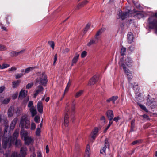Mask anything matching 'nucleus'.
I'll return each instance as SVG.
<instances>
[{"label": "nucleus", "mask_w": 157, "mask_h": 157, "mask_svg": "<svg viewBox=\"0 0 157 157\" xmlns=\"http://www.w3.org/2000/svg\"><path fill=\"white\" fill-rule=\"evenodd\" d=\"M8 128V125H5L4 134L2 139V146L3 148H4L10 147L13 143L14 140L15 139H17L19 136V129H16L13 134V138L10 135H8L6 137V134L7 132Z\"/></svg>", "instance_id": "f257e3e1"}, {"label": "nucleus", "mask_w": 157, "mask_h": 157, "mask_svg": "<svg viewBox=\"0 0 157 157\" xmlns=\"http://www.w3.org/2000/svg\"><path fill=\"white\" fill-rule=\"evenodd\" d=\"M30 122L29 118L26 115L22 116L20 119L19 126L21 129H28L30 127Z\"/></svg>", "instance_id": "f03ea898"}, {"label": "nucleus", "mask_w": 157, "mask_h": 157, "mask_svg": "<svg viewBox=\"0 0 157 157\" xmlns=\"http://www.w3.org/2000/svg\"><path fill=\"white\" fill-rule=\"evenodd\" d=\"M119 66L122 67L123 68L125 74L127 75V78L129 82L131 80L132 77V73L130 71L126 68L125 65L124 63V58L122 57L120 58V61L119 63Z\"/></svg>", "instance_id": "7ed1b4c3"}, {"label": "nucleus", "mask_w": 157, "mask_h": 157, "mask_svg": "<svg viewBox=\"0 0 157 157\" xmlns=\"http://www.w3.org/2000/svg\"><path fill=\"white\" fill-rule=\"evenodd\" d=\"M37 76L36 82L43 86H45L48 82L47 77L46 74L44 72L40 73L38 74Z\"/></svg>", "instance_id": "20e7f679"}, {"label": "nucleus", "mask_w": 157, "mask_h": 157, "mask_svg": "<svg viewBox=\"0 0 157 157\" xmlns=\"http://www.w3.org/2000/svg\"><path fill=\"white\" fill-rule=\"evenodd\" d=\"M69 109L70 104L68 103H67L66 105L64 117V125L65 127H67L68 126Z\"/></svg>", "instance_id": "39448f33"}, {"label": "nucleus", "mask_w": 157, "mask_h": 157, "mask_svg": "<svg viewBox=\"0 0 157 157\" xmlns=\"http://www.w3.org/2000/svg\"><path fill=\"white\" fill-rule=\"evenodd\" d=\"M149 25L151 29H155V33L157 34V20L155 19L153 17H150L148 18Z\"/></svg>", "instance_id": "423d86ee"}, {"label": "nucleus", "mask_w": 157, "mask_h": 157, "mask_svg": "<svg viewBox=\"0 0 157 157\" xmlns=\"http://www.w3.org/2000/svg\"><path fill=\"white\" fill-rule=\"evenodd\" d=\"M130 12V10H129L128 12H124L122 13V11L120 10L119 11V13L118 14V18H121L123 20H124L129 17Z\"/></svg>", "instance_id": "0eeeda50"}, {"label": "nucleus", "mask_w": 157, "mask_h": 157, "mask_svg": "<svg viewBox=\"0 0 157 157\" xmlns=\"http://www.w3.org/2000/svg\"><path fill=\"white\" fill-rule=\"evenodd\" d=\"M109 147V144L107 138H106L105 140L104 146L100 150V153L101 154H105V150L107 148Z\"/></svg>", "instance_id": "6e6552de"}, {"label": "nucleus", "mask_w": 157, "mask_h": 157, "mask_svg": "<svg viewBox=\"0 0 157 157\" xmlns=\"http://www.w3.org/2000/svg\"><path fill=\"white\" fill-rule=\"evenodd\" d=\"M99 130V129L98 128L96 127L92 132L91 134L90 140L92 141L93 142L96 138L97 136V134Z\"/></svg>", "instance_id": "1a4fd4ad"}, {"label": "nucleus", "mask_w": 157, "mask_h": 157, "mask_svg": "<svg viewBox=\"0 0 157 157\" xmlns=\"http://www.w3.org/2000/svg\"><path fill=\"white\" fill-rule=\"evenodd\" d=\"M10 152L9 151H7L6 153L4 155L3 157H10ZM10 157H20V155L16 152H13Z\"/></svg>", "instance_id": "9d476101"}, {"label": "nucleus", "mask_w": 157, "mask_h": 157, "mask_svg": "<svg viewBox=\"0 0 157 157\" xmlns=\"http://www.w3.org/2000/svg\"><path fill=\"white\" fill-rule=\"evenodd\" d=\"M27 148L25 147H22L20 150V153L22 157H25L27 155Z\"/></svg>", "instance_id": "9b49d317"}, {"label": "nucleus", "mask_w": 157, "mask_h": 157, "mask_svg": "<svg viewBox=\"0 0 157 157\" xmlns=\"http://www.w3.org/2000/svg\"><path fill=\"white\" fill-rule=\"evenodd\" d=\"M98 79V77L97 76H94L90 80L88 85L89 86H91L94 85L97 81Z\"/></svg>", "instance_id": "f8f14e48"}, {"label": "nucleus", "mask_w": 157, "mask_h": 157, "mask_svg": "<svg viewBox=\"0 0 157 157\" xmlns=\"http://www.w3.org/2000/svg\"><path fill=\"white\" fill-rule=\"evenodd\" d=\"M25 144L26 145H29L33 143V139L29 136L25 137L24 139Z\"/></svg>", "instance_id": "ddd939ff"}, {"label": "nucleus", "mask_w": 157, "mask_h": 157, "mask_svg": "<svg viewBox=\"0 0 157 157\" xmlns=\"http://www.w3.org/2000/svg\"><path fill=\"white\" fill-rule=\"evenodd\" d=\"M79 56V54L76 53L74 55L72 61L71 66H73L74 64L77 62Z\"/></svg>", "instance_id": "4468645a"}, {"label": "nucleus", "mask_w": 157, "mask_h": 157, "mask_svg": "<svg viewBox=\"0 0 157 157\" xmlns=\"http://www.w3.org/2000/svg\"><path fill=\"white\" fill-rule=\"evenodd\" d=\"M37 109L38 111L40 113H42L43 112V105L41 101H39L37 104Z\"/></svg>", "instance_id": "2eb2a0df"}, {"label": "nucleus", "mask_w": 157, "mask_h": 157, "mask_svg": "<svg viewBox=\"0 0 157 157\" xmlns=\"http://www.w3.org/2000/svg\"><path fill=\"white\" fill-rule=\"evenodd\" d=\"M134 37L133 33L131 32H129L127 34L128 41L129 43H131L133 41Z\"/></svg>", "instance_id": "dca6fc26"}, {"label": "nucleus", "mask_w": 157, "mask_h": 157, "mask_svg": "<svg viewBox=\"0 0 157 157\" xmlns=\"http://www.w3.org/2000/svg\"><path fill=\"white\" fill-rule=\"evenodd\" d=\"M106 114L109 121L113 119L114 116L113 111L110 110H108L106 112Z\"/></svg>", "instance_id": "f3484780"}, {"label": "nucleus", "mask_w": 157, "mask_h": 157, "mask_svg": "<svg viewBox=\"0 0 157 157\" xmlns=\"http://www.w3.org/2000/svg\"><path fill=\"white\" fill-rule=\"evenodd\" d=\"M43 88L42 86H39L37 87L35 93L34 94V97L36 98L38 94L42 92L43 90Z\"/></svg>", "instance_id": "a211bd4d"}, {"label": "nucleus", "mask_w": 157, "mask_h": 157, "mask_svg": "<svg viewBox=\"0 0 157 157\" xmlns=\"http://www.w3.org/2000/svg\"><path fill=\"white\" fill-rule=\"evenodd\" d=\"M125 63L128 67H131L132 66V60L131 58L128 57L125 59Z\"/></svg>", "instance_id": "6ab92c4d"}, {"label": "nucleus", "mask_w": 157, "mask_h": 157, "mask_svg": "<svg viewBox=\"0 0 157 157\" xmlns=\"http://www.w3.org/2000/svg\"><path fill=\"white\" fill-rule=\"evenodd\" d=\"M28 132L24 129H21V132L20 135L22 138H24V139L25 137H26L28 136Z\"/></svg>", "instance_id": "aec40b11"}, {"label": "nucleus", "mask_w": 157, "mask_h": 157, "mask_svg": "<svg viewBox=\"0 0 157 157\" xmlns=\"http://www.w3.org/2000/svg\"><path fill=\"white\" fill-rule=\"evenodd\" d=\"M98 40L95 39V38H92L90 40L89 42L87 44V46H90L92 44H96L98 42Z\"/></svg>", "instance_id": "412c9836"}, {"label": "nucleus", "mask_w": 157, "mask_h": 157, "mask_svg": "<svg viewBox=\"0 0 157 157\" xmlns=\"http://www.w3.org/2000/svg\"><path fill=\"white\" fill-rule=\"evenodd\" d=\"M27 91L25 90H21L19 95V98H22L25 97L27 95Z\"/></svg>", "instance_id": "4be33fe9"}, {"label": "nucleus", "mask_w": 157, "mask_h": 157, "mask_svg": "<svg viewBox=\"0 0 157 157\" xmlns=\"http://www.w3.org/2000/svg\"><path fill=\"white\" fill-rule=\"evenodd\" d=\"M17 118H16L14 119L12 121L10 126V129L11 130H13L14 128V127L16 124L17 122Z\"/></svg>", "instance_id": "5701e85b"}, {"label": "nucleus", "mask_w": 157, "mask_h": 157, "mask_svg": "<svg viewBox=\"0 0 157 157\" xmlns=\"http://www.w3.org/2000/svg\"><path fill=\"white\" fill-rule=\"evenodd\" d=\"M29 110L31 113V116L33 117H34L37 113V111L36 108L34 106H32L29 109Z\"/></svg>", "instance_id": "b1692460"}, {"label": "nucleus", "mask_w": 157, "mask_h": 157, "mask_svg": "<svg viewBox=\"0 0 157 157\" xmlns=\"http://www.w3.org/2000/svg\"><path fill=\"white\" fill-rule=\"evenodd\" d=\"M90 147L89 145H87L86 150L84 157H90Z\"/></svg>", "instance_id": "393cba45"}, {"label": "nucleus", "mask_w": 157, "mask_h": 157, "mask_svg": "<svg viewBox=\"0 0 157 157\" xmlns=\"http://www.w3.org/2000/svg\"><path fill=\"white\" fill-rule=\"evenodd\" d=\"M14 109L13 107H10L8 109V116L9 117H11L13 114Z\"/></svg>", "instance_id": "a878e982"}, {"label": "nucleus", "mask_w": 157, "mask_h": 157, "mask_svg": "<svg viewBox=\"0 0 157 157\" xmlns=\"http://www.w3.org/2000/svg\"><path fill=\"white\" fill-rule=\"evenodd\" d=\"M29 150L32 152L30 157H36V154L35 152V149L34 147H30Z\"/></svg>", "instance_id": "bb28decb"}, {"label": "nucleus", "mask_w": 157, "mask_h": 157, "mask_svg": "<svg viewBox=\"0 0 157 157\" xmlns=\"http://www.w3.org/2000/svg\"><path fill=\"white\" fill-rule=\"evenodd\" d=\"M84 91L82 90H81L78 91L75 94V98H77L81 96L83 93Z\"/></svg>", "instance_id": "cd10ccee"}, {"label": "nucleus", "mask_w": 157, "mask_h": 157, "mask_svg": "<svg viewBox=\"0 0 157 157\" xmlns=\"http://www.w3.org/2000/svg\"><path fill=\"white\" fill-rule=\"evenodd\" d=\"M131 86V87H133V90L135 91L136 92H138L139 90V88L138 87V85L135 83L134 85L132 84H130V86Z\"/></svg>", "instance_id": "c85d7f7f"}, {"label": "nucleus", "mask_w": 157, "mask_h": 157, "mask_svg": "<svg viewBox=\"0 0 157 157\" xmlns=\"http://www.w3.org/2000/svg\"><path fill=\"white\" fill-rule=\"evenodd\" d=\"M141 94H139L136 97V99L138 102H141L143 101L144 100V98L143 97L141 96Z\"/></svg>", "instance_id": "c756f323"}, {"label": "nucleus", "mask_w": 157, "mask_h": 157, "mask_svg": "<svg viewBox=\"0 0 157 157\" xmlns=\"http://www.w3.org/2000/svg\"><path fill=\"white\" fill-rule=\"evenodd\" d=\"M20 81L17 80L15 81H14L12 82L13 86L14 88H17L18 86L19 83H20Z\"/></svg>", "instance_id": "7c9ffc66"}, {"label": "nucleus", "mask_w": 157, "mask_h": 157, "mask_svg": "<svg viewBox=\"0 0 157 157\" xmlns=\"http://www.w3.org/2000/svg\"><path fill=\"white\" fill-rule=\"evenodd\" d=\"M35 68V67H30L26 68L25 70V73H28Z\"/></svg>", "instance_id": "2f4dec72"}, {"label": "nucleus", "mask_w": 157, "mask_h": 157, "mask_svg": "<svg viewBox=\"0 0 157 157\" xmlns=\"http://www.w3.org/2000/svg\"><path fill=\"white\" fill-rule=\"evenodd\" d=\"M101 30L98 31L97 32L95 37V39H96L97 40H99L100 38L99 35L101 34Z\"/></svg>", "instance_id": "473e14b6"}, {"label": "nucleus", "mask_w": 157, "mask_h": 157, "mask_svg": "<svg viewBox=\"0 0 157 157\" xmlns=\"http://www.w3.org/2000/svg\"><path fill=\"white\" fill-rule=\"evenodd\" d=\"M135 125V120H133L132 121L131 123V131H133V128H134Z\"/></svg>", "instance_id": "72a5a7b5"}, {"label": "nucleus", "mask_w": 157, "mask_h": 157, "mask_svg": "<svg viewBox=\"0 0 157 157\" xmlns=\"http://www.w3.org/2000/svg\"><path fill=\"white\" fill-rule=\"evenodd\" d=\"M15 145L17 147H20L21 145V140H16L15 142Z\"/></svg>", "instance_id": "f704fd0d"}, {"label": "nucleus", "mask_w": 157, "mask_h": 157, "mask_svg": "<svg viewBox=\"0 0 157 157\" xmlns=\"http://www.w3.org/2000/svg\"><path fill=\"white\" fill-rule=\"evenodd\" d=\"M75 102L74 101L72 102V107L71 109V112L72 113H74L75 112Z\"/></svg>", "instance_id": "c9c22d12"}, {"label": "nucleus", "mask_w": 157, "mask_h": 157, "mask_svg": "<svg viewBox=\"0 0 157 157\" xmlns=\"http://www.w3.org/2000/svg\"><path fill=\"white\" fill-rule=\"evenodd\" d=\"M10 66L9 64H8L3 63L2 66L0 65V69H3L7 68L9 67Z\"/></svg>", "instance_id": "e433bc0d"}, {"label": "nucleus", "mask_w": 157, "mask_h": 157, "mask_svg": "<svg viewBox=\"0 0 157 157\" xmlns=\"http://www.w3.org/2000/svg\"><path fill=\"white\" fill-rule=\"evenodd\" d=\"M138 105L141 108L144 110L146 112H148L147 109L144 105H143L140 103L138 104Z\"/></svg>", "instance_id": "4c0bfd02"}, {"label": "nucleus", "mask_w": 157, "mask_h": 157, "mask_svg": "<svg viewBox=\"0 0 157 157\" xmlns=\"http://www.w3.org/2000/svg\"><path fill=\"white\" fill-rule=\"evenodd\" d=\"M135 16L139 19H140L141 18H142L144 17V15L140 13H139L136 14L135 15Z\"/></svg>", "instance_id": "58836bf2"}, {"label": "nucleus", "mask_w": 157, "mask_h": 157, "mask_svg": "<svg viewBox=\"0 0 157 157\" xmlns=\"http://www.w3.org/2000/svg\"><path fill=\"white\" fill-rule=\"evenodd\" d=\"M88 2V1L86 0H84L81 3L79 4L78 6H83L87 4Z\"/></svg>", "instance_id": "ea45409f"}, {"label": "nucleus", "mask_w": 157, "mask_h": 157, "mask_svg": "<svg viewBox=\"0 0 157 157\" xmlns=\"http://www.w3.org/2000/svg\"><path fill=\"white\" fill-rule=\"evenodd\" d=\"M10 55L11 57H12L17 56V54H16V51H12L10 53Z\"/></svg>", "instance_id": "a19ab883"}, {"label": "nucleus", "mask_w": 157, "mask_h": 157, "mask_svg": "<svg viewBox=\"0 0 157 157\" xmlns=\"http://www.w3.org/2000/svg\"><path fill=\"white\" fill-rule=\"evenodd\" d=\"M111 98V101L113 102V104H114L115 103V101L118 99V97L117 96H113Z\"/></svg>", "instance_id": "79ce46f5"}, {"label": "nucleus", "mask_w": 157, "mask_h": 157, "mask_svg": "<svg viewBox=\"0 0 157 157\" xmlns=\"http://www.w3.org/2000/svg\"><path fill=\"white\" fill-rule=\"evenodd\" d=\"M36 125L33 122H32L31 124V129L32 130H34L36 128Z\"/></svg>", "instance_id": "37998d69"}, {"label": "nucleus", "mask_w": 157, "mask_h": 157, "mask_svg": "<svg viewBox=\"0 0 157 157\" xmlns=\"http://www.w3.org/2000/svg\"><path fill=\"white\" fill-rule=\"evenodd\" d=\"M126 49L124 47H122L121 49V56H123L124 55Z\"/></svg>", "instance_id": "c03bdc74"}, {"label": "nucleus", "mask_w": 157, "mask_h": 157, "mask_svg": "<svg viewBox=\"0 0 157 157\" xmlns=\"http://www.w3.org/2000/svg\"><path fill=\"white\" fill-rule=\"evenodd\" d=\"M48 43L49 45L53 49H54V43L52 41H48Z\"/></svg>", "instance_id": "a18cd8bd"}, {"label": "nucleus", "mask_w": 157, "mask_h": 157, "mask_svg": "<svg viewBox=\"0 0 157 157\" xmlns=\"http://www.w3.org/2000/svg\"><path fill=\"white\" fill-rule=\"evenodd\" d=\"M10 99V98H8L4 99L3 101V103L4 104H7L9 102Z\"/></svg>", "instance_id": "49530a36"}, {"label": "nucleus", "mask_w": 157, "mask_h": 157, "mask_svg": "<svg viewBox=\"0 0 157 157\" xmlns=\"http://www.w3.org/2000/svg\"><path fill=\"white\" fill-rule=\"evenodd\" d=\"M87 55V52L84 51H83L81 55V56L82 58H83L85 57Z\"/></svg>", "instance_id": "de8ad7c7"}, {"label": "nucleus", "mask_w": 157, "mask_h": 157, "mask_svg": "<svg viewBox=\"0 0 157 157\" xmlns=\"http://www.w3.org/2000/svg\"><path fill=\"white\" fill-rule=\"evenodd\" d=\"M7 48L4 45L0 44V51L6 50Z\"/></svg>", "instance_id": "09e8293b"}, {"label": "nucleus", "mask_w": 157, "mask_h": 157, "mask_svg": "<svg viewBox=\"0 0 157 157\" xmlns=\"http://www.w3.org/2000/svg\"><path fill=\"white\" fill-rule=\"evenodd\" d=\"M40 132V128H37L36 131V136H39Z\"/></svg>", "instance_id": "8fccbe9b"}, {"label": "nucleus", "mask_w": 157, "mask_h": 157, "mask_svg": "<svg viewBox=\"0 0 157 157\" xmlns=\"http://www.w3.org/2000/svg\"><path fill=\"white\" fill-rule=\"evenodd\" d=\"M34 120L37 123H39V120H40L39 117L37 116H36L34 117Z\"/></svg>", "instance_id": "3c124183"}, {"label": "nucleus", "mask_w": 157, "mask_h": 157, "mask_svg": "<svg viewBox=\"0 0 157 157\" xmlns=\"http://www.w3.org/2000/svg\"><path fill=\"white\" fill-rule=\"evenodd\" d=\"M23 75V74L22 73L18 74L16 75L15 78L16 79H18L20 78Z\"/></svg>", "instance_id": "603ef678"}, {"label": "nucleus", "mask_w": 157, "mask_h": 157, "mask_svg": "<svg viewBox=\"0 0 157 157\" xmlns=\"http://www.w3.org/2000/svg\"><path fill=\"white\" fill-rule=\"evenodd\" d=\"M113 122L111 121H110L109 122V123L108 125L107 126L106 128L105 129V131H106L107 130H108L110 127V126L112 124H113Z\"/></svg>", "instance_id": "864d4df0"}, {"label": "nucleus", "mask_w": 157, "mask_h": 157, "mask_svg": "<svg viewBox=\"0 0 157 157\" xmlns=\"http://www.w3.org/2000/svg\"><path fill=\"white\" fill-rule=\"evenodd\" d=\"M33 101H29L28 104V107L30 108L32 106H33L32 105H33Z\"/></svg>", "instance_id": "5fc2aeb1"}, {"label": "nucleus", "mask_w": 157, "mask_h": 157, "mask_svg": "<svg viewBox=\"0 0 157 157\" xmlns=\"http://www.w3.org/2000/svg\"><path fill=\"white\" fill-rule=\"evenodd\" d=\"M33 85V83H30L28 84L26 86V89H29L31 88Z\"/></svg>", "instance_id": "6e6d98bb"}, {"label": "nucleus", "mask_w": 157, "mask_h": 157, "mask_svg": "<svg viewBox=\"0 0 157 157\" xmlns=\"http://www.w3.org/2000/svg\"><path fill=\"white\" fill-rule=\"evenodd\" d=\"M37 155L38 157H43L42 154L40 150L38 151L37 152Z\"/></svg>", "instance_id": "4d7b16f0"}, {"label": "nucleus", "mask_w": 157, "mask_h": 157, "mask_svg": "<svg viewBox=\"0 0 157 157\" xmlns=\"http://www.w3.org/2000/svg\"><path fill=\"white\" fill-rule=\"evenodd\" d=\"M18 96L17 93H16L14 94L12 96V98L13 99H16Z\"/></svg>", "instance_id": "13d9d810"}, {"label": "nucleus", "mask_w": 157, "mask_h": 157, "mask_svg": "<svg viewBox=\"0 0 157 157\" xmlns=\"http://www.w3.org/2000/svg\"><path fill=\"white\" fill-rule=\"evenodd\" d=\"M120 119V117L119 116H117L116 117H114L113 119V120L114 121L117 122L118 121V120Z\"/></svg>", "instance_id": "bf43d9fd"}, {"label": "nucleus", "mask_w": 157, "mask_h": 157, "mask_svg": "<svg viewBox=\"0 0 157 157\" xmlns=\"http://www.w3.org/2000/svg\"><path fill=\"white\" fill-rule=\"evenodd\" d=\"M57 60V55L55 54L54 56L53 64H54Z\"/></svg>", "instance_id": "052dcab7"}, {"label": "nucleus", "mask_w": 157, "mask_h": 157, "mask_svg": "<svg viewBox=\"0 0 157 157\" xmlns=\"http://www.w3.org/2000/svg\"><path fill=\"white\" fill-rule=\"evenodd\" d=\"M17 69V68L14 67H12L10 68H9V71H15Z\"/></svg>", "instance_id": "680f3d73"}, {"label": "nucleus", "mask_w": 157, "mask_h": 157, "mask_svg": "<svg viewBox=\"0 0 157 157\" xmlns=\"http://www.w3.org/2000/svg\"><path fill=\"white\" fill-rule=\"evenodd\" d=\"M5 87L4 86H2L0 87V93H2L5 89Z\"/></svg>", "instance_id": "e2e57ef3"}, {"label": "nucleus", "mask_w": 157, "mask_h": 157, "mask_svg": "<svg viewBox=\"0 0 157 157\" xmlns=\"http://www.w3.org/2000/svg\"><path fill=\"white\" fill-rule=\"evenodd\" d=\"M90 26V25L87 24L86 25V27L85 28L84 31H86L89 29V28Z\"/></svg>", "instance_id": "0e129e2a"}, {"label": "nucleus", "mask_w": 157, "mask_h": 157, "mask_svg": "<svg viewBox=\"0 0 157 157\" xmlns=\"http://www.w3.org/2000/svg\"><path fill=\"white\" fill-rule=\"evenodd\" d=\"M148 100H148L147 102V104L149 106H150V107H151V106H152L154 104V103L150 102Z\"/></svg>", "instance_id": "69168bd1"}, {"label": "nucleus", "mask_w": 157, "mask_h": 157, "mask_svg": "<svg viewBox=\"0 0 157 157\" xmlns=\"http://www.w3.org/2000/svg\"><path fill=\"white\" fill-rule=\"evenodd\" d=\"M143 117L144 119H146L147 120H149V117L146 114H144L143 115Z\"/></svg>", "instance_id": "338daca9"}, {"label": "nucleus", "mask_w": 157, "mask_h": 157, "mask_svg": "<svg viewBox=\"0 0 157 157\" xmlns=\"http://www.w3.org/2000/svg\"><path fill=\"white\" fill-rule=\"evenodd\" d=\"M134 46H132V45L130 46L129 47V50L130 51H131V52L133 51L134 50Z\"/></svg>", "instance_id": "774afa93"}]
</instances>
